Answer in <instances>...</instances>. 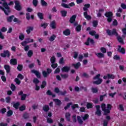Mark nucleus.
<instances>
[{
	"mask_svg": "<svg viewBox=\"0 0 126 126\" xmlns=\"http://www.w3.org/2000/svg\"><path fill=\"white\" fill-rule=\"evenodd\" d=\"M101 109L103 112H104V114L107 115V114H110L111 109H112V105L108 104L107 105V107H106V104L105 103H102L101 104Z\"/></svg>",
	"mask_w": 126,
	"mask_h": 126,
	"instance_id": "1",
	"label": "nucleus"
},
{
	"mask_svg": "<svg viewBox=\"0 0 126 126\" xmlns=\"http://www.w3.org/2000/svg\"><path fill=\"white\" fill-rule=\"evenodd\" d=\"M3 7L1 6H0V9H1L3 11H4V13L7 15L8 13H9V7L8 6V5H7V3L4 2L3 3Z\"/></svg>",
	"mask_w": 126,
	"mask_h": 126,
	"instance_id": "2",
	"label": "nucleus"
},
{
	"mask_svg": "<svg viewBox=\"0 0 126 126\" xmlns=\"http://www.w3.org/2000/svg\"><path fill=\"white\" fill-rule=\"evenodd\" d=\"M100 76L101 75H100V74H98L97 75H96L95 77L94 78V80H96L94 82V84H97L98 85L102 83L103 80H102V79L99 78Z\"/></svg>",
	"mask_w": 126,
	"mask_h": 126,
	"instance_id": "3",
	"label": "nucleus"
},
{
	"mask_svg": "<svg viewBox=\"0 0 126 126\" xmlns=\"http://www.w3.org/2000/svg\"><path fill=\"white\" fill-rule=\"evenodd\" d=\"M105 16L108 17L107 21L108 22H111L112 21V17H113V13L111 12H108L105 14Z\"/></svg>",
	"mask_w": 126,
	"mask_h": 126,
	"instance_id": "4",
	"label": "nucleus"
},
{
	"mask_svg": "<svg viewBox=\"0 0 126 126\" xmlns=\"http://www.w3.org/2000/svg\"><path fill=\"white\" fill-rule=\"evenodd\" d=\"M44 116L47 118V123H48V124H52V123H53V120L49 118L52 117V112H49L47 116L44 115Z\"/></svg>",
	"mask_w": 126,
	"mask_h": 126,
	"instance_id": "5",
	"label": "nucleus"
},
{
	"mask_svg": "<svg viewBox=\"0 0 126 126\" xmlns=\"http://www.w3.org/2000/svg\"><path fill=\"white\" fill-rule=\"evenodd\" d=\"M107 33L109 35V36H112V35H115V36H118V33L117 32L116 29H113L112 32L111 30H107Z\"/></svg>",
	"mask_w": 126,
	"mask_h": 126,
	"instance_id": "6",
	"label": "nucleus"
},
{
	"mask_svg": "<svg viewBox=\"0 0 126 126\" xmlns=\"http://www.w3.org/2000/svg\"><path fill=\"white\" fill-rule=\"evenodd\" d=\"M116 76L112 74H108L103 76L104 79H114Z\"/></svg>",
	"mask_w": 126,
	"mask_h": 126,
	"instance_id": "7",
	"label": "nucleus"
},
{
	"mask_svg": "<svg viewBox=\"0 0 126 126\" xmlns=\"http://www.w3.org/2000/svg\"><path fill=\"white\" fill-rule=\"evenodd\" d=\"M55 92L56 93L58 94L59 95H65V94H66V91H65L63 92H61V91H60V90L58 88H56L55 89Z\"/></svg>",
	"mask_w": 126,
	"mask_h": 126,
	"instance_id": "8",
	"label": "nucleus"
},
{
	"mask_svg": "<svg viewBox=\"0 0 126 126\" xmlns=\"http://www.w3.org/2000/svg\"><path fill=\"white\" fill-rule=\"evenodd\" d=\"M30 40V38H27L26 39L25 41H23L21 43L22 46H25L27 44H28V43H32L34 41L33 39H31V41H29Z\"/></svg>",
	"mask_w": 126,
	"mask_h": 126,
	"instance_id": "9",
	"label": "nucleus"
},
{
	"mask_svg": "<svg viewBox=\"0 0 126 126\" xmlns=\"http://www.w3.org/2000/svg\"><path fill=\"white\" fill-rule=\"evenodd\" d=\"M15 8L16 9V10H20L21 9V6H20V3L19 2V1L17 0L15 1Z\"/></svg>",
	"mask_w": 126,
	"mask_h": 126,
	"instance_id": "10",
	"label": "nucleus"
},
{
	"mask_svg": "<svg viewBox=\"0 0 126 126\" xmlns=\"http://www.w3.org/2000/svg\"><path fill=\"white\" fill-rule=\"evenodd\" d=\"M95 108L96 109V111L95 112L96 115H97V116H101V110H100V106L96 105L95 106Z\"/></svg>",
	"mask_w": 126,
	"mask_h": 126,
	"instance_id": "11",
	"label": "nucleus"
},
{
	"mask_svg": "<svg viewBox=\"0 0 126 126\" xmlns=\"http://www.w3.org/2000/svg\"><path fill=\"white\" fill-rule=\"evenodd\" d=\"M32 73H34V74L38 78H40V77H41V74H40V72H39V71L35 70H32Z\"/></svg>",
	"mask_w": 126,
	"mask_h": 126,
	"instance_id": "12",
	"label": "nucleus"
},
{
	"mask_svg": "<svg viewBox=\"0 0 126 126\" xmlns=\"http://www.w3.org/2000/svg\"><path fill=\"white\" fill-rule=\"evenodd\" d=\"M1 57H2L3 58H5V57H9V52L8 51H4L3 53H1L0 54Z\"/></svg>",
	"mask_w": 126,
	"mask_h": 126,
	"instance_id": "13",
	"label": "nucleus"
},
{
	"mask_svg": "<svg viewBox=\"0 0 126 126\" xmlns=\"http://www.w3.org/2000/svg\"><path fill=\"white\" fill-rule=\"evenodd\" d=\"M118 52L121 53L122 54H126V50L124 48H122L121 45L118 46Z\"/></svg>",
	"mask_w": 126,
	"mask_h": 126,
	"instance_id": "14",
	"label": "nucleus"
},
{
	"mask_svg": "<svg viewBox=\"0 0 126 126\" xmlns=\"http://www.w3.org/2000/svg\"><path fill=\"white\" fill-rule=\"evenodd\" d=\"M69 69H70V67L67 66H65L62 68V71L63 72H67V71H68Z\"/></svg>",
	"mask_w": 126,
	"mask_h": 126,
	"instance_id": "15",
	"label": "nucleus"
},
{
	"mask_svg": "<svg viewBox=\"0 0 126 126\" xmlns=\"http://www.w3.org/2000/svg\"><path fill=\"white\" fill-rule=\"evenodd\" d=\"M90 43L91 44H94V40L92 39H90V38H89L85 44V45H87V46H88Z\"/></svg>",
	"mask_w": 126,
	"mask_h": 126,
	"instance_id": "16",
	"label": "nucleus"
},
{
	"mask_svg": "<svg viewBox=\"0 0 126 126\" xmlns=\"http://www.w3.org/2000/svg\"><path fill=\"white\" fill-rule=\"evenodd\" d=\"M84 16L87 20H90V19H91V17L90 15H88L87 12H84Z\"/></svg>",
	"mask_w": 126,
	"mask_h": 126,
	"instance_id": "17",
	"label": "nucleus"
},
{
	"mask_svg": "<svg viewBox=\"0 0 126 126\" xmlns=\"http://www.w3.org/2000/svg\"><path fill=\"white\" fill-rule=\"evenodd\" d=\"M31 31H33V27H28L26 30L27 34H30V33H31Z\"/></svg>",
	"mask_w": 126,
	"mask_h": 126,
	"instance_id": "18",
	"label": "nucleus"
},
{
	"mask_svg": "<svg viewBox=\"0 0 126 126\" xmlns=\"http://www.w3.org/2000/svg\"><path fill=\"white\" fill-rule=\"evenodd\" d=\"M95 55L99 59H101L102 58H104V57H105V55H104V54H103L102 53H95Z\"/></svg>",
	"mask_w": 126,
	"mask_h": 126,
	"instance_id": "19",
	"label": "nucleus"
},
{
	"mask_svg": "<svg viewBox=\"0 0 126 126\" xmlns=\"http://www.w3.org/2000/svg\"><path fill=\"white\" fill-rule=\"evenodd\" d=\"M75 18H76V15H73L70 19V23H73L75 21Z\"/></svg>",
	"mask_w": 126,
	"mask_h": 126,
	"instance_id": "20",
	"label": "nucleus"
},
{
	"mask_svg": "<svg viewBox=\"0 0 126 126\" xmlns=\"http://www.w3.org/2000/svg\"><path fill=\"white\" fill-rule=\"evenodd\" d=\"M63 34L65 36H68V35H70V31L69 30H66L63 32Z\"/></svg>",
	"mask_w": 126,
	"mask_h": 126,
	"instance_id": "21",
	"label": "nucleus"
},
{
	"mask_svg": "<svg viewBox=\"0 0 126 126\" xmlns=\"http://www.w3.org/2000/svg\"><path fill=\"white\" fill-rule=\"evenodd\" d=\"M50 27L52 28V29H55L56 28V22L55 21H52L50 24Z\"/></svg>",
	"mask_w": 126,
	"mask_h": 126,
	"instance_id": "22",
	"label": "nucleus"
},
{
	"mask_svg": "<svg viewBox=\"0 0 126 126\" xmlns=\"http://www.w3.org/2000/svg\"><path fill=\"white\" fill-rule=\"evenodd\" d=\"M53 101H54V102H55V104L56 105H58V106L62 104L61 100H59V99H53Z\"/></svg>",
	"mask_w": 126,
	"mask_h": 126,
	"instance_id": "23",
	"label": "nucleus"
},
{
	"mask_svg": "<svg viewBox=\"0 0 126 126\" xmlns=\"http://www.w3.org/2000/svg\"><path fill=\"white\" fill-rule=\"evenodd\" d=\"M72 65L75 67V68H78V67L81 65V64L79 62L76 64H72Z\"/></svg>",
	"mask_w": 126,
	"mask_h": 126,
	"instance_id": "24",
	"label": "nucleus"
},
{
	"mask_svg": "<svg viewBox=\"0 0 126 126\" xmlns=\"http://www.w3.org/2000/svg\"><path fill=\"white\" fill-rule=\"evenodd\" d=\"M43 109L45 112H48V111L50 110V107H49V105H45L43 106Z\"/></svg>",
	"mask_w": 126,
	"mask_h": 126,
	"instance_id": "25",
	"label": "nucleus"
},
{
	"mask_svg": "<svg viewBox=\"0 0 126 126\" xmlns=\"http://www.w3.org/2000/svg\"><path fill=\"white\" fill-rule=\"evenodd\" d=\"M70 114L69 113H66L65 114V118L67 121H70Z\"/></svg>",
	"mask_w": 126,
	"mask_h": 126,
	"instance_id": "26",
	"label": "nucleus"
},
{
	"mask_svg": "<svg viewBox=\"0 0 126 126\" xmlns=\"http://www.w3.org/2000/svg\"><path fill=\"white\" fill-rule=\"evenodd\" d=\"M117 39L119 43H120L121 44H124V40L123 39V38H122V37H121L120 36H118Z\"/></svg>",
	"mask_w": 126,
	"mask_h": 126,
	"instance_id": "27",
	"label": "nucleus"
},
{
	"mask_svg": "<svg viewBox=\"0 0 126 126\" xmlns=\"http://www.w3.org/2000/svg\"><path fill=\"white\" fill-rule=\"evenodd\" d=\"M89 7H90V4H86L84 5V7L83 8V9L84 11H86L87 10V8H89Z\"/></svg>",
	"mask_w": 126,
	"mask_h": 126,
	"instance_id": "28",
	"label": "nucleus"
},
{
	"mask_svg": "<svg viewBox=\"0 0 126 126\" xmlns=\"http://www.w3.org/2000/svg\"><path fill=\"white\" fill-rule=\"evenodd\" d=\"M55 39H56V35H53L49 38V40L50 41V42H53Z\"/></svg>",
	"mask_w": 126,
	"mask_h": 126,
	"instance_id": "29",
	"label": "nucleus"
},
{
	"mask_svg": "<svg viewBox=\"0 0 126 126\" xmlns=\"http://www.w3.org/2000/svg\"><path fill=\"white\" fill-rule=\"evenodd\" d=\"M50 61L51 63H55V62H56V57H55V56L52 57Z\"/></svg>",
	"mask_w": 126,
	"mask_h": 126,
	"instance_id": "30",
	"label": "nucleus"
},
{
	"mask_svg": "<svg viewBox=\"0 0 126 126\" xmlns=\"http://www.w3.org/2000/svg\"><path fill=\"white\" fill-rule=\"evenodd\" d=\"M4 68L6 69L7 72H8L10 70V67L8 65H5L4 66Z\"/></svg>",
	"mask_w": 126,
	"mask_h": 126,
	"instance_id": "31",
	"label": "nucleus"
},
{
	"mask_svg": "<svg viewBox=\"0 0 126 126\" xmlns=\"http://www.w3.org/2000/svg\"><path fill=\"white\" fill-rule=\"evenodd\" d=\"M61 13L62 15V16H63L64 17L65 16H66V14L67 13V12L66 11L63 10L61 11Z\"/></svg>",
	"mask_w": 126,
	"mask_h": 126,
	"instance_id": "32",
	"label": "nucleus"
},
{
	"mask_svg": "<svg viewBox=\"0 0 126 126\" xmlns=\"http://www.w3.org/2000/svg\"><path fill=\"white\" fill-rule=\"evenodd\" d=\"M41 3L43 6H47L48 5V3L44 0H41Z\"/></svg>",
	"mask_w": 126,
	"mask_h": 126,
	"instance_id": "33",
	"label": "nucleus"
},
{
	"mask_svg": "<svg viewBox=\"0 0 126 126\" xmlns=\"http://www.w3.org/2000/svg\"><path fill=\"white\" fill-rule=\"evenodd\" d=\"M11 64H16L17 63L16 60L15 59H12L10 60Z\"/></svg>",
	"mask_w": 126,
	"mask_h": 126,
	"instance_id": "34",
	"label": "nucleus"
},
{
	"mask_svg": "<svg viewBox=\"0 0 126 126\" xmlns=\"http://www.w3.org/2000/svg\"><path fill=\"white\" fill-rule=\"evenodd\" d=\"M32 55H33V51L32 50L29 51V52L28 53V57H29L30 58H31V57H32Z\"/></svg>",
	"mask_w": 126,
	"mask_h": 126,
	"instance_id": "35",
	"label": "nucleus"
},
{
	"mask_svg": "<svg viewBox=\"0 0 126 126\" xmlns=\"http://www.w3.org/2000/svg\"><path fill=\"white\" fill-rule=\"evenodd\" d=\"M13 18H14V16H11L7 18V21L8 22H11V21H12V19H13Z\"/></svg>",
	"mask_w": 126,
	"mask_h": 126,
	"instance_id": "36",
	"label": "nucleus"
},
{
	"mask_svg": "<svg viewBox=\"0 0 126 126\" xmlns=\"http://www.w3.org/2000/svg\"><path fill=\"white\" fill-rule=\"evenodd\" d=\"M37 16L39 19H43V16H44V15L42 13H38L37 14Z\"/></svg>",
	"mask_w": 126,
	"mask_h": 126,
	"instance_id": "37",
	"label": "nucleus"
},
{
	"mask_svg": "<svg viewBox=\"0 0 126 126\" xmlns=\"http://www.w3.org/2000/svg\"><path fill=\"white\" fill-rule=\"evenodd\" d=\"M13 107L15 109H18V107H19V102L14 103L13 104Z\"/></svg>",
	"mask_w": 126,
	"mask_h": 126,
	"instance_id": "38",
	"label": "nucleus"
},
{
	"mask_svg": "<svg viewBox=\"0 0 126 126\" xmlns=\"http://www.w3.org/2000/svg\"><path fill=\"white\" fill-rule=\"evenodd\" d=\"M77 119L79 124H82V123H83V121L81 120V117H80V116H78Z\"/></svg>",
	"mask_w": 126,
	"mask_h": 126,
	"instance_id": "39",
	"label": "nucleus"
},
{
	"mask_svg": "<svg viewBox=\"0 0 126 126\" xmlns=\"http://www.w3.org/2000/svg\"><path fill=\"white\" fill-rule=\"evenodd\" d=\"M92 91L93 93H97V92H98V89H97V88H93Z\"/></svg>",
	"mask_w": 126,
	"mask_h": 126,
	"instance_id": "40",
	"label": "nucleus"
},
{
	"mask_svg": "<svg viewBox=\"0 0 126 126\" xmlns=\"http://www.w3.org/2000/svg\"><path fill=\"white\" fill-rule=\"evenodd\" d=\"M62 6L64 7L65 8H69V5L65 3H62Z\"/></svg>",
	"mask_w": 126,
	"mask_h": 126,
	"instance_id": "41",
	"label": "nucleus"
},
{
	"mask_svg": "<svg viewBox=\"0 0 126 126\" xmlns=\"http://www.w3.org/2000/svg\"><path fill=\"white\" fill-rule=\"evenodd\" d=\"M100 51L102 53H103V54H105V53H106L107 50H106V48H104V47H101L100 48Z\"/></svg>",
	"mask_w": 126,
	"mask_h": 126,
	"instance_id": "42",
	"label": "nucleus"
},
{
	"mask_svg": "<svg viewBox=\"0 0 126 126\" xmlns=\"http://www.w3.org/2000/svg\"><path fill=\"white\" fill-rule=\"evenodd\" d=\"M42 74H43L44 77H47L49 74L47 72H46V71H43Z\"/></svg>",
	"mask_w": 126,
	"mask_h": 126,
	"instance_id": "43",
	"label": "nucleus"
},
{
	"mask_svg": "<svg viewBox=\"0 0 126 126\" xmlns=\"http://www.w3.org/2000/svg\"><path fill=\"white\" fill-rule=\"evenodd\" d=\"M59 63L60 64H64V61H63V58H62L59 61Z\"/></svg>",
	"mask_w": 126,
	"mask_h": 126,
	"instance_id": "44",
	"label": "nucleus"
},
{
	"mask_svg": "<svg viewBox=\"0 0 126 126\" xmlns=\"http://www.w3.org/2000/svg\"><path fill=\"white\" fill-rule=\"evenodd\" d=\"M61 77L62 78H67L68 77V74H61Z\"/></svg>",
	"mask_w": 126,
	"mask_h": 126,
	"instance_id": "45",
	"label": "nucleus"
},
{
	"mask_svg": "<svg viewBox=\"0 0 126 126\" xmlns=\"http://www.w3.org/2000/svg\"><path fill=\"white\" fill-rule=\"evenodd\" d=\"M92 107L93 105L91 103H88V104H87V108L88 109H91V108H92Z\"/></svg>",
	"mask_w": 126,
	"mask_h": 126,
	"instance_id": "46",
	"label": "nucleus"
},
{
	"mask_svg": "<svg viewBox=\"0 0 126 126\" xmlns=\"http://www.w3.org/2000/svg\"><path fill=\"white\" fill-rule=\"evenodd\" d=\"M46 85L47 83L45 81L43 82L41 86V88H45Z\"/></svg>",
	"mask_w": 126,
	"mask_h": 126,
	"instance_id": "47",
	"label": "nucleus"
},
{
	"mask_svg": "<svg viewBox=\"0 0 126 126\" xmlns=\"http://www.w3.org/2000/svg\"><path fill=\"white\" fill-rule=\"evenodd\" d=\"M32 3L34 6H37L38 4V0H33Z\"/></svg>",
	"mask_w": 126,
	"mask_h": 126,
	"instance_id": "48",
	"label": "nucleus"
},
{
	"mask_svg": "<svg viewBox=\"0 0 126 126\" xmlns=\"http://www.w3.org/2000/svg\"><path fill=\"white\" fill-rule=\"evenodd\" d=\"M20 40H24V35L22 33H21L19 36Z\"/></svg>",
	"mask_w": 126,
	"mask_h": 126,
	"instance_id": "49",
	"label": "nucleus"
},
{
	"mask_svg": "<svg viewBox=\"0 0 126 126\" xmlns=\"http://www.w3.org/2000/svg\"><path fill=\"white\" fill-rule=\"evenodd\" d=\"M93 23L94 27H96L98 25V21H94Z\"/></svg>",
	"mask_w": 126,
	"mask_h": 126,
	"instance_id": "50",
	"label": "nucleus"
},
{
	"mask_svg": "<svg viewBox=\"0 0 126 126\" xmlns=\"http://www.w3.org/2000/svg\"><path fill=\"white\" fill-rule=\"evenodd\" d=\"M12 111L9 110L7 113V116H8V117H10V116L12 115Z\"/></svg>",
	"mask_w": 126,
	"mask_h": 126,
	"instance_id": "51",
	"label": "nucleus"
},
{
	"mask_svg": "<svg viewBox=\"0 0 126 126\" xmlns=\"http://www.w3.org/2000/svg\"><path fill=\"white\" fill-rule=\"evenodd\" d=\"M76 31H77L78 32L80 31V30H81V26L78 25V26H77V27L76 28Z\"/></svg>",
	"mask_w": 126,
	"mask_h": 126,
	"instance_id": "52",
	"label": "nucleus"
},
{
	"mask_svg": "<svg viewBox=\"0 0 126 126\" xmlns=\"http://www.w3.org/2000/svg\"><path fill=\"white\" fill-rule=\"evenodd\" d=\"M89 118V115L88 114H85V116L83 117V119L84 121H85V120H87Z\"/></svg>",
	"mask_w": 126,
	"mask_h": 126,
	"instance_id": "53",
	"label": "nucleus"
},
{
	"mask_svg": "<svg viewBox=\"0 0 126 126\" xmlns=\"http://www.w3.org/2000/svg\"><path fill=\"white\" fill-rule=\"evenodd\" d=\"M72 104V103L71 102L67 104V106L64 107L65 110H67V109H68V108H69V107H70V106H71Z\"/></svg>",
	"mask_w": 126,
	"mask_h": 126,
	"instance_id": "54",
	"label": "nucleus"
},
{
	"mask_svg": "<svg viewBox=\"0 0 126 126\" xmlns=\"http://www.w3.org/2000/svg\"><path fill=\"white\" fill-rule=\"evenodd\" d=\"M39 82H40V81H39V80H38V79H37V78L34 79L33 83H35V84H38V83H39Z\"/></svg>",
	"mask_w": 126,
	"mask_h": 126,
	"instance_id": "55",
	"label": "nucleus"
},
{
	"mask_svg": "<svg viewBox=\"0 0 126 126\" xmlns=\"http://www.w3.org/2000/svg\"><path fill=\"white\" fill-rule=\"evenodd\" d=\"M47 95H52L53 97H55L56 96V95L55 94H52V92H51V91H50V90H48L47 91Z\"/></svg>",
	"mask_w": 126,
	"mask_h": 126,
	"instance_id": "56",
	"label": "nucleus"
},
{
	"mask_svg": "<svg viewBox=\"0 0 126 126\" xmlns=\"http://www.w3.org/2000/svg\"><path fill=\"white\" fill-rule=\"evenodd\" d=\"M71 108L73 110H74V109H75V108H78V104H74L73 105H72L71 106Z\"/></svg>",
	"mask_w": 126,
	"mask_h": 126,
	"instance_id": "57",
	"label": "nucleus"
},
{
	"mask_svg": "<svg viewBox=\"0 0 126 126\" xmlns=\"http://www.w3.org/2000/svg\"><path fill=\"white\" fill-rule=\"evenodd\" d=\"M25 105H22L19 108L20 111H24V110H25Z\"/></svg>",
	"mask_w": 126,
	"mask_h": 126,
	"instance_id": "58",
	"label": "nucleus"
},
{
	"mask_svg": "<svg viewBox=\"0 0 126 126\" xmlns=\"http://www.w3.org/2000/svg\"><path fill=\"white\" fill-rule=\"evenodd\" d=\"M48 26V24L47 23H43L41 25V27H43V28H46Z\"/></svg>",
	"mask_w": 126,
	"mask_h": 126,
	"instance_id": "59",
	"label": "nucleus"
},
{
	"mask_svg": "<svg viewBox=\"0 0 126 126\" xmlns=\"http://www.w3.org/2000/svg\"><path fill=\"white\" fill-rule=\"evenodd\" d=\"M15 82H16V84H18V85H19V84H20V81L17 78H16L15 79Z\"/></svg>",
	"mask_w": 126,
	"mask_h": 126,
	"instance_id": "60",
	"label": "nucleus"
},
{
	"mask_svg": "<svg viewBox=\"0 0 126 126\" xmlns=\"http://www.w3.org/2000/svg\"><path fill=\"white\" fill-rule=\"evenodd\" d=\"M114 60H120V56L119 55H115L113 57Z\"/></svg>",
	"mask_w": 126,
	"mask_h": 126,
	"instance_id": "61",
	"label": "nucleus"
},
{
	"mask_svg": "<svg viewBox=\"0 0 126 126\" xmlns=\"http://www.w3.org/2000/svg\"><path fill=\"white\" fill-rule=\"evenodd\" d=\"M60 71H61V69H60V68H57L55 70L54 73H60Z\"/></svg>",
	"mask_w": 126,
	"mask_h": 126,
	"instance_id": "62",
	"label": "nucleus"
},
{
	"mask_svg": "<svg viewBox=\"0 0 126 126\" xmlns=\"http://www.w3.org/2000/svg\"><path fill=\"white\" fill-rule=\"evenodd\" d=\"M51 66L52 68H56V67H57V66H58V64L57 63H52V64L51 65Z\"/></svg>",
	"mask_w": 126,
	"mask_h": 126,
	"instance_id": "63",
	"label": "nucleus"
},
{
	"mask_svg": "<svg viewBox=\"0 0 126 126\" xmlns=\"http://www.w3.org/2000/svg\"><path fill=\"white\" fill-rule=\"evenodd\" d=\"M22 65H18L17 68L20 71L22 70Z\"/></svg>",
	"mask_w": 126,
	"mask_h": 126,
	"instance_id": "64",
	"label": "nucleus"
}]
</instances>
